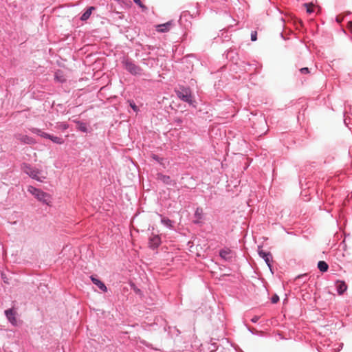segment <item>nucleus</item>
<instances>
[{"instance_id":"4c0bfd02","label":"nucleus","mask_w":352,"mask_h":352,"mask_svg":"<svg viewBox=\"0 0 352 352\" xmlns=\"http://www.w3.org/2000/svg\"><path fill=\"white\" fill-rule=\"evenodd\" d=\"M248 330L252 333H254L253 332V329H250V328H248Z\"/></svg>"},{"instance_id":"aec40b11","label":"nucleus","mask_w":352,"mask_h":352,"mask_svg":"<svg viewBox=\"0 0 352 352\" xmlns=\"http://www.w3.org/2000/svg\"><path fill=\"white\" fill-rule=\"evenodd\" d=\"M28 191L36 198L38 196L41 190L33 186H30Z\"/></svg>"},{"instance_id":"6e6552de","label":"nucleus","mask_w":352,"mask_h":352,"mask_svg":"<svg viewBox=\"0 0 352 352\" xmlns=\"http://www.w3.org/2000/svg\"><path fill=\"white\" fill-rule=\"evenodd\" d=\"M149 248L155 250L157 249L161 244V239L158 235H153L149 238Z\"/></svg>"},{"instance_id":"423d86ee","label":"nucleus","mask_w":352,"mask_h":352,"mask_svg":"<svg viewBox=\"0 0 352 352\" xmlns=\"http://www.w3.org/2000/svg\"><path fill=\"white\" fill-rule=\"evenodd\" d=\"M5 315L8 319V320L14 326H16V311L11 308V309H6L5 311Z\"/></svg>"},{"instance_id":"7c9ffc66","label":"nucleus","mask_w":352,"mask_h":352,"mask_svg":"<svg viewBox=\"0 0 352 352\" xmlns=\"http://www.w3.org/2000/svg\"><path fill=\"white\" fill-rule=\"evenodd\" d=\"M130 107L133 109L134 111L137 112L138 111V107L136 106L133 101L130 102Z\"/></svg>"},{"instance_id":"c85d7f7f","label":"nucleus","mask_w":352,"mask_h":352,"mask_svg":"<svg viewBox=\"0 0 352 352\" xmlns=\"http://www.w3.org/2000/svg\"><path fill=\"white\" fill-rule=\"evenodd\" d=\"M251 40L252 41H256L257 40V32L256 31H252L251 33Z\"/></svg>"},{"instance_id":"9b49d317","label":"nucleus","mask_w":352,"mask_h":352,"mask_svg":"<svg viewBox=\"0 0 352 352\" xmlns=\"http://www.w3.org/2000/svg\"><path fill=\"white\" fill-rule=\"evenodd\" d=\"M36 199L38 201H41L43 204H45L47 205H48L49 203L51 201L50 195L48 193L43 192L41 190L38 194V196L36 197Z\"/></svg>"},{"instance_id":"f257e3e1","label":"nucleus","mask_w":352,"mask_h":352,"mask_svg":"<svg viewBox=\"0 0 352 352\" xmlns=\"http://www.w3.org/2000/svg\"><path fill=\"white\" fill-rule=\"evenodd\" d=\"M175 92L182 101L192 107H196L197 102L193 98L191 89L189 87L179 85L178 87L175 88Z\"/></svg>"},{"instance_id":"c756f323","label":"nucleus","mask_w":352,"mask_h":352,"mask_svg":"<svg viewBox=\"0 0 352 352\" xmlns=\"http://www.w3.org/2000/svg\"><path fill=\"white\" fill-rule=\"evenodd\" d=\"M1 278L5 283H6V284L10 283L9 280H8V278L6 276V274L5 273H1Z\"/></svg>"},{"instance_id":"72a5a7b5","label":"nucleus","mask_w":352,"mask_h":352,"mask_svg":"<svg viewBox=\"0 0 352 352\" xmlns=\"http://www.w3.org/2000/svg\"><path fill=\"white\" fill-rule=\"evenodd\" d=\"M342 20H343V17H340V16H338L336 17V21L338 23H341L342 21Z\"/></svg>"},{"instance_id":"f3484780","label":"nucleus","mask_w":352,"mask_h":352,"mask_svg":"<svg viewBox=\"0 0 352 352\" xmlns=\"http://www.w3.org/2000/svg\"><path fill=\"white\" fill-rule=\"evenodd\" d=\"M96 9L95 7L91 6L81 15L80 20L82 21H87L91 16L93 10Z\"/></svg>"},{"instance_id":"f704fd0d","label":"nucleus","mask_w":352,"mask_h":352,"mask_svg":"<svg viewBox=\"0 0 352 352\" xmlns=\"http://www.w3.org/2000/svg\"><path fill=\"white\" fill-rule=\"evenodd\" d=\"M175 122H177L178 124H180L182 123V120L181 118H177L175 119Z\"/></svg>"},{"instance_id":"5701e85b","label":"nucleus","mask_w":352,"mask_h":352,"mask_svg":"<svg viewBox=\"0 0 352 352\" xmlns=\"http://www.w3.org/2000/svg\"><path fill=\"white\" fill-rule=\"evenodd\" d=\"M151 158L157 162L158 163H160V164H163V161H164V158L162 157H160L159 155H156V154H152L151 155Z\"/></svg>"},{"instance_id":"7ed1b4c3","label":"nucleus","mask_w":352,"mask_h":352,"mask_svg":"<svg viewBox=\"0 0 352 352\" xmlns=\"http://www.w3.org/2000/svg\"><path fill=\"white\" fill-rule=\"evenodd\" d=\"M21 170L26 173L31 178L36 179L38 182H43L45 177H39V175L41 173V171L38 168L32 167L30 164L28 163H23L21 167Z\"/></svg>"},{"instance_id":"e433bc0d","label":"nucleus","mask_w":352,"mask_h":352,"mask_svg":"<svg viewBox=\"0 0 352 352\" xmlns=\"http://www.w3.org/2000/svg\"><path fill=\"white\" fill-rule=\"evenodd\" d=\"M349 27L352 30V21L349 22Z\"/></svg>"},{"instance_id":"39448f33","label":"nucleus","mask_w":352,"mask_h":352,"mask_svg":"<svg viewBox=\"0 0 352 352\" xmlns=\"http://www.w3.org/2000/svg\"><path fill=\"white\" fill-rule=\"evenodd\" d=\"M258 254L260 257L263 258L267 265L269 267L270 270H272L271 263L273 261L272 254L270 252L263 251L260 246L258 247Z\"/></svg>"},{"instance_id":"412c9836","label":"nucleus","mask_w":352,"mask_h":352,"mask_svg":"<svg viewBox=\"0 0 352 352\" xmlns=\"http://www.w3.org/2000/svg\"><path fill=\"white\" fill-rule=\"evenodd\" d=\"M308 275L307 274H300V275H298L296 278V280H298V281H300L302 280V282L304 283L305 282L307 281L308 280Z\"/></svg>"},{"instance_id":"393cba45","label":"nucleus","mask_w":352,"mask_h":352,"mask_svg":"<svg viewBox=\"0 0 352 352\" xmlns=\"http://www.w3.org/2000/svg\"><path fill=\"white\" fill-rule=\"evenodd\" d=\"M345 116V118L344 120V122L345 125L351 129V127L349 125L351 124V118L349 116Z\"/></svg>"},{"instance_id":"cd10ccee","label":"nucleus","mask_w":352,"mask_h":352,"mask_svg":"<svg viewBox=\"0 0 352 352\" xmlns=\"http://www.w3.org/2000/svg\"><path fill=\"white\" fill-rule=\"evenodd\" d=\"M210 345H211V346L209 347V349L210 350V352L215 351L217 349V348H218V346L217 345V343H215V342H212L210 344Z\"/></svg>"},{"instance_id":"c9c22d12","label":"nucleus","mask_w":352,"mask_h":352,"mask_svg":"<svg viewBox=\"0 0 352 352\" xmlns=\"http://www.w3.org/2000/svg\"><path fill=\"white\" fill-rule=\"evenodd\" d=\"M146 47L149 50H153L155 49L154 46L153 45H146Z\"/></svg>"},{"instance_id":"2f4dec72","label":"nucleus","mask_w":352,"mask_h":352,"mask_svg":"<svg viewBox=\"0 0 352 352\" xmlns=\"http://www.w3.org/2000/svg\"><path fill=\"white\" fill-rule=\"evenodd\" d=\"M260 318V316H254L252 319H251V322H253V323H256L258 322V320H259Z\"/></svg>"},{"instance_id":"473e14b6","label":"nucleus","mask_w":352,"mask_h":352,"mask_svg":"<svg viewBox=\"0 0 352 352\" xmlns=\"http://www.w3.org/2000/svg\"><path fill=\"white\" fill-rule=\"evenodd\" d=\"M60 127L63 130H66L68 129L69 125L67 123H61Z\"/></svg>"},{"instance_id":"2eb2a0df","label":"nucleus","mask_w":352,"mask_h":352,"mask_svg":"<svg viewBox=\"0 0 352 352\" xmlns=\"http://www.w3.org/2000/svg\"><path fill=\"white\" fill-rule=\"evenodd\" d=\"M17 139L19 140L21 142L28 144H32L35 142L32 137H30L27 135L19 134L17 137Z\"/></svg>"},{"instance_id":"a878e982","label":"nucleus","mask_w":352,"mask_h":352,"mask_svg":"<svg viewBox=\"0 0 352 352\" xmlns=\"http://www.w3.org/2000/svg\"><path fill=\"white\" fill-rule=\"evenodd\" d=\"M279 301V296L277 294H274L272 296L271 302L274 304L277 303Z\"/></svg>"},{"instance_id":"a211bd4d","label":"nucleus","mask_w":352,"mask_h":352,"mask_svg":"<svg viewBox=\"0 0 352 352\" xmlns=\"http://www.w3.org/2000/svg\"><path fill=\"white\" fill-rule=\"evenodd\" d=\"M161 217V223L164 225L166 227L168 228H173V222L170 219H169L167 217H162V214H160Z\"/></svg>"},{"instance_id":"f03ea898","label":"nucleus","mask_w":352,"mask_h":352,"mask_svg":"<svg viewBox=\"0 0 352 352\" xmlns=\"http://www.w3.org/2000/svg\"><path fill=\"white\" fill-rule=\"evenodd\" d=\"M122 64L124 68L133 76L142 75V68L136 65L132 59L129 58H124L122 60Z\"/></svg>"},{"instance_id":"dca6fc26","label":"nucleus","mask_w":352,"mask_h":352,"mask_svg":"<svg viewBox=\"0 0 352 352\" xmlns=\"http://www.w3.org/2000/svg\"><path fill=\"white\" fill-rule=\"evenodd\" d=\"M74 122L76 124L77 130L84 133H87L88 131L87 125L86 123L80 120H74Z\"/></svg>"},{"instance_id":"bb28decb","label":"nucleus","mask_w":352,"mask_h":352,"mask_svg":"<svg viewBox=\"0 0 352 352\" xmlns=\"http://www.w3.org/2000/svg\"><path fill=\"white\" fill-rule=\"evenodd\" d=\"M299 72H300L301 74H308L310 72L309 69L308 67H302L300 69Z\"/></svg>"},{"instance_id":"6ab92c4d","label":"nucleus","mask_w":352,"mask_h":352,"mask_svg":"<svg viewBox=\"0 0 352 352\" xmlns=\"http://www.w3.org/2000/svg\"><path fill=\"white\" fill-rule=\"evenodd\" d=\"M317 267L321 272H326L329 269V265L324 261H318Z\"/></svg>"},{"instance_id":"9d476101","label":"nucleus","mask_w":352,"mask_h":352,"mask_svg":"<svg viewBox=\"0 0 352 352\" xmlns=\"http://www.w3.org/2000/svg\"><path fill=\"white\" fill-rule=\"evenodd\" d=\"M232 251L228 248L222 249L219 251L220 257L225 261L230 262L232 256H231Z\"/></svg>"},{"instance_id":"4be33fe9","label":"nucleus","mask_w":352,"mask_h":352,"mask_svg":"<svg viewBox=\"0 0 352 352\" xmlns=\"http://www.w3.org/2000/svg\"><path fill=\"white\" fill-rule=\"evenodd\" d=\"M304 6L306 7V11L309 14H312L314 12V10L313 9L314 4L311 3H305Z\"/></svg>"},{"instance_id":"20e7f679","label":"nucleus","mask_w":352,"mask_h":352,"mask_svg":"<svg viewBox=\"0 0 352 352\" xmlns=\"http://www.w3.org/2000/svg\"><path fill=\"white\" fill-rule=\"evenodd\" d=\"M30 131L32 133L36 134L42 138L49 139L57 144H62L64 143V140L62 138L54 136L47 133L43 132L38 128H32L30 129Z\"/></svg>"},{"instance_id":"58836bf2","label":"nucleus","mask_w":352,"mask_h":352,"mask_svg":"<svg viewBox=\"0 0 352 352\" xmlns=\"http://www.w3.org/2000/svg\"><path fill=\"white\" fill-rule=\"evenodd\" d=\"M135 292H136V293H139V292H140V289H135Z\"/></svg>"},{"instance_id":"1a4fd4ad","label":"nucleus","mask_w":352,"mask_h":352,"mask_svg":"<svg viewBox=\"0 0 352 352\" xmlns=\"http://www.w3.org/2000/svg\"><path fill=\"white\" fill-rule=\"evenodd\" d=\"M335 284L339 295H342L346 291L348 287L344 280H337Z\"/></svg>"},{"instance_id":"ddd939ff","label":"nucleus","mask_w":352,"mask_h":352,"mask_svg":"<svg viewBox=\"0 0 352 352\" xmlns=\"http://www.w3.org/2000/svg\"><path fill=\"white\" fill-rule=\"evenodd\" d=\"M90 278L92 283L95 285L98 286L102 292H107V287L102 281H101L94 276H91Z\"/></svg>"},{"instance_id":"0eeeda50","label":"nucleus","mask_w":352,"mask_h":352,"mask_svg":"<svg viewBox=\"0 0 352 352\" xmlns=\"http://www.w3.org/2000/svg\"><path fill=\"white\" fill-rule=\"evenodd\" d=\"M157 179L161 182H162L166 185L169 186H175L176 185V182L175 180H173L170 176L164 175L161 173L157 174Z\"/></svg>"},{"instance_id":"b1692460","label":"nucleus","mask_w":352,"mask_h":352,"mask_svg":"<svg viewBox=\"0 0 352 352\" xmlns=\"http://www.w3.org/2000/svg\"><path fill=\"white\" fill-rule=\"evenodd\" d=\"M133 2L135 4H137L138 6H139L143 10H146L147 9V8L144 4H142V3L141 2L140 0H133Z\"/></svg>"},{"instance_id":"4468645a","label":"nucleus","mask_w":352,"mask_h":352,"mask_svg":"<svg viewBox=\"0 0 352 352\" xmlns=\"http://www.w3.org/2000/svg\"><path fill=\"white\" fill-rule=\"evenodd\" d=\"M203 209L200 207L197 208L195 212V219L193 220V223L195 224H200L201 223V220L203 219Z\"/></svg>"},{"instance_id":"f8f14e48","label":"nucleus","mask_w":352,"mask_h":352,"mask_svg":"<svg viewBox=\"0 0 352 352\" xmlns=\"http://www.w3.org/2000/svg\"><path fill=\"white\" fill-rule=\"evenodd\" d=\"M173 25V22L172 21H168L165 23L158 25L157 26V31L159 32H166L170 30L171 27Z\"/></svg>"}]
</instances>
